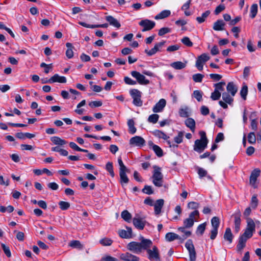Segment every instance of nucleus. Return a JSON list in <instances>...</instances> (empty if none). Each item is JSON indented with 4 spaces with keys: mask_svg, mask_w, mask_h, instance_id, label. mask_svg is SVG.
<instances>
[{
    "mask_svg": "<svg viewBox=\"0 0 261 261\" xmlns=\"http://www.w3.org/2000/svg\"><path fill=\"white\" fill-rule=\"evenodd\" d=\"M140 240V242L133 241L129 243L126 246L127 249L134 253L140 254L143 250L150 248L152 244L150 240L145 239L143 237H141Z\"/></svg>",
    "mask_w": 261,
    "mask_h": 261,
    "instance_id": "f257e3e1",
    "label": "nucleus"
},
{
    "mask_svg": "<svg viewBox=\"0 0 261 261\" xmlns=\"http://www.w3.org/2000/svg\"><path fill=\"white\" fill-rule=\"evenodd\" d=\"M154 169L153 174L152 175L153 184L158 187H161L163 184V175L161 173L160 167L154 165L153 166Z\"/></svg>",
    "mask_w": 261,
    "mask_h": 261,
    "instance_id": "f03ea898",
    "label": "nucleus"
},
{
    "mask_svg": "<svg viewBox=\"0 0 261 261\" xmlns=\"http://www.w3.org/2000/svg\"><path fill=\"white\" fill-rule=\"evenodd\" d=\"M199 216V213L198 210H194L191 212L189 216V218H186L184 221V226L187 228L192 227L194 224V221H196Z\"/></svg>",
    "mask_w": 261,
    "mask_h": 261,
    "instance_id": "7ed1b4c3",
    "label": "nucleus"
},
{
    "mask_svg": "<svg viewBox=\"0 0 261 261\" xmlns=\"http://www.w3.org/2000/svg\"><path fill=\"white\" fill-rule=\"evenodd\" d=\"M129 94L133 99V103L137 107H141L143 105V101L141 99V92L138 89H133L129 91Z\"/></svg>",
    "mask_w": 261,
    "mask_h": 261,
    "instance_id": "20e7f679",
    "label": "nucleus"
},
{
    "mask_svg": "<svg viewBox=\"0 0 261 261\" xmlns=\"http://www.w3.org/2000/svg\"><path fill=\"white\" fill-rule=\"evenodd\" d=\"M185 247L188 250L190 260L195 261L196 258V253L193 241L191 239H189L185 244Z\"/></svg>",
    "mask_w": 261,
    "mask_h": 261,
    "instance_id": "39448f33",
    "label": "nucleus"
},
{
    "mask_svg": "<svg viewBox=\"0 0 261 261\" xmlns=\"http://www.w3.org/2000/svg\"><path fill=\"white\" fill-rule=\"evenodd\" d=\"M139 24L143 28L142 31L146 32L152 30L155 27V23L153 21L146 19L140 21Z\"/></svg>",
    "mask_w": 261,
    "mask_h": 261,
    "instance_id": "423d86ee",
    "label": "nucleus"
},
{
    "mask_svg": "<svg viewBox=\"0 0 261 261\" xmlns=\"http://www.w3.org/2000/svg\"><path fill=\"white\" fill-rule=\"evenodd\" d=\"M149 248L145 249L148 255V259L150 260L155 259L156 261H160V254L158 248L155 246H154L152 247V249Z\"/></svg>",
    "mask_w": 261,
    "mask_h": 261,
    "instance_id": "0eeeda50",
    "label": "nucleus"
},
{
    "mask_svg": "<svg viewBox=\"0 0 261 261\" xmlns=\"http://www.w3.org/2000/svg\"><path fill=\"white\" fill-rule=\"evenodd\" d=\"M132 76L135 78L137 82L140 85H147L150 82L146 79L145 76L136 71H132L130 73Z\"/></svg>",
    "mask_w": 261,
    "mask_h": 261,
    "instance_id": "6e6552de",
    "label": "nucleus"
},
{
    "mask_svg": "<svg viewBox=\"0 0 261 261\" xmlns=\"http://www.w3.org/2000/svg\"><path fill=\"white\" fill-rule=\"evenodd\" d=\"M210 57L206 54H202L199 56L196 62V67L201 71L203 69V64L210 59Z\"/></svg>",
    "mask_w": 261,
    "mask_h": 261,
    "instance_id": "1a4fd4ad",
    "label": "nucleus"
},
{
    "mask_svg": "<svg viewBox=\"0 0 261 261\" xmlns=\"http://www.w3.org/2000/svg\"><path fill=\"white\" fill-rule=\"evenodd\" d=\"M207 142L202 140H196L194 145V150L198 153H201L206 148Z\"/></svg>",
    "mask_w": 261,
    "mask_h": 261,
    "instance_id": "9d476101",
    "label": "nucleus"
},
{
    "mask_svg": "<svg viewBox=\"0 0 261 261\" xmlns=\"http://www.w3.org/2000/svg\"><path fill=\"white\" fill-rule=\"evenodd\" d=\"M145 144V140L140 136H136L129 140V144L132 146H135L141 147Z\"/></svg>",
    "mask_w": 261,
    "mask_h": 261,
    "instance_id": "9b49d317",
    "label": "nucleus"
},
{
    "mask_svg": "<svg viewBox=\"0 0 261 261\" xmlns=\"http://www.w3.org/2000/svg\"><path fill=\"white\" fill-rule=\"evenodd\" d=\"M260 173V170L258 168H256L254 169L250 175V184L254 188H256V186L255 185V182L257 180V177L259 176Z\"/></svg>",
    "mask_w": 261,
    "mask_h": 261,
    "instance_id": "f8f14e48",
    "label": "nucleus"
},
{
    "mask_svg": "<svg viewBox=\"0 0 261 261\" xmlns=\"http://www.w3.org/2000/svg\"><path fill=\"white\" fill-rule=\"evenodd\" d=\"M120 258L124 261H139L140 258L129 252H125L120 255Z\"/></svg>",
    "mask_w": 261,
    "mask_h": 261,
    "instance_id": "ddd939ff",
    "label": "nucleus"
},
{
    "mask_svg": "<svg viewBox=\"0 0 261 261\" xmlns=\"http://www.w3.org/2000/svg\"><path fill=\"white\" fill-rule=\"evenodd\" d=\"M133 222L135 227L140 230L144 229L146 223L145 220L142 218L137 217V216L133 218Z\"/></svg>",
    "mask_w": 261,
    "mask_h": 261,
    "instance_id": "4468645a",
    "label": "nucleus"
},
{
    "mask_svg": "<svg viewBox=\"0 0 261 261\" xmlns=\"http://www.w3.org/2000/svg\"><path fill=\"white\" fill-rule=\"evenodd\" d=\"M165 41L157 43L155 44L153 48L148 50L147 49L145 50V53L147 54L148 56H151L154 55L157 51H159L160 48H161L165 43Z\"/></svg>",
    "mask_w": 261,
    "mask_h": 261,
    "instance_id": "2eb2a0df",
    "label": "nucleus"
},
{
    "mask_svg": "<svg viewBox=\"0 0 261 261\" xmlns=\"http://www.w3.org/2000/svg\"><path fill=\"white\" fill-rule=\"evenodd\" d=\"M166 104V101L164 99H161L158 102L152 109V111L154 113H159L163 110Z\"/></svg>",
    "mask_w": 261,
    "mask_h": 261,
    "instance_id": "dca6fc26",
    "label": "nucleus"
},
{
    "mask_svg": "<svg viewBox=\"0 0 261 261\" xmlns=\"http://www.w3.org/2000/svg\"><path fill=\"white\" fill-rule=\"evenodd\" d=\"M164 200L162 199L157 200L153 204L154 208V213L158 215L161 212V210L164 205Z\"/></svg>",
    "mask_w": 261,
    "mask_h": 261,
    "instance_id": "f3484780",
    "label": "nucleus"
},
{
    "mask_svg": "<svg viewBox=\"0 0 261 261\" xmlns=\"http://www.w3.org/2000/svg\"><path fill=\"white\" fill-rule=\"evenodd\" d=\"M227 93H230L231 96H234L238 91V87L233 82H229L226 87Z\"/></svg>",
    "mask_w": 261,
    "mask_h": 261,
    "instance_id": "a211bd4d",
    "label": "nucleus"
},
{
    "mask_svg": "<svg viewBox=\"0 0 261 261\" xmlns=\"http://www.w3.org/2000/svg\"><path fill=\"white\" fill-rule=\"evenodd\" d=\"M248 239L242 234L239 238L238 244L237 246L238 251H241L246 246V243Z\"/></svg>",
    "mask_w": 261,
    "mask_h": 261,
    "instance_id": "6ab92c4d",
    "label": "nucleus"
},
{
    "mask_svg": "<svg viewBox=\"0 0 261 261\" xmlns=\"http://www.w3.org/2000/svg\"><path fill=\"white\" fill-rule=\"evenodd\" d=\"M129 169L119 171L120 182L123 186L124 184H127L129 181V179L126 175V173L129 172Z\"/></svg>",
    "mask_w": 261,
    "mask_h": 261,
    "instance_id": "aec40b11",
    "label": "nucleus"
},
{
    "mask_svg": "<svg viewBox=\"0 0 261 261\" xmlns=\"http://www.w3.org/2000/svg\"><path fill=\"white\" fill-rule=\"evenodd\" d=\"M225 22L222 19H218L214 23L213 29L215 31H220L224 30Z\"/></svg>",
    "mask_w": 261,
    "mask_h": 261,
    "instance_id": "412c9836",
    "label": "nucleus"
},
{
    "mask_svg": "<svg viewBox=\"0 0 261 261\" xmlns=\"http://www.w3.org/2000/svg\"><path fill=\"white\" fill-rule=\"evenodd\" d=\"M106 19L111 25L117 28H119L121 27V24L119 22L116 18L111 15L106 16Z\"/></svg>",
    "mask_w": 261,
    "mask_h": 261,
    "instance_id": "4be33fe9",
    "label": "nucleus"
},
{
    "mask_svg": "<svg viewBox=\"0 0 261 261\" xmlns=\"http://www.w3.org/2000/svg\"><path fill=\"white\" fill-rule=\"evenodd\" d=\"M224 239L228 242L229 243H231L233 238V236L231 232V229L229 227L226 228L224 234Z\"/></svg>",
    "mask_w": 261,
    "mask_h": 261,
    "instance_id": "5701e85b",
    "label": "nucleus"
},
{
    "mask_svg": "<svg viewBox=\"0 0 261 261\" xmlns=\"http://www.w3.org/2000/svg\"><path fill=\"white\" fill-rule=\"evenodd\" d=\"M51 83L59 82L60 83H65L67 81L65 76H61L58 74H55L50 77Z\"/></svg>",
    "mask_w": 261,
    "mask_h": 261,
    "instance_id": "b1692460",
    "label": "nucleus"
},
{
    "mask_svg": "<svg viewBox=\"0 0 261 261\" xmlns=\"http://www.w3.org/2000/svg\"><path fill=\"white\" fill-rule=\"evenodd\" d=\"M185 125L189 127L192 132H194L195 129V121L192 118H188L185 121Z\"/></svg>",
    "mask_w": 261,
    "mask_h": 261,
    "instance_id": "393cba45",
    "label": "nucleus"
},
{
    "mask_svg": "<svg viewBox=\"0 0 261 261\" xmlns=\"http://www.w3.org/2000/svg\"><path fill=\"white\" fill-rule=\"evenodd\" d=\"M51 141L55 145L63 146L67 144V142L59 137L54 136L50 138Z\"/></svg>",
    "mask_w": 261,
    "mask_h": 261,
    "instance_id": "a878e982",
    "label": "nucleus"
},
{
    "mask_svg": "<svg viewBox=\"0 0 261 261\" xmlns=\"http://www.w3.org/2000/svg\"><path fill=\"white\" fill-rule=\"evenodd\" d=\"M178 234L174 232H168L165 236V239L168 242H172L176 239H181Z\"/></svg>",
    "mask_w": 261,
    "mask_h": 261,
    "instance_id": "bb28decb",
    "label": "nucleus"
},
{
    "mask_svg": "<svg viewBox=\"0 0 261 261\" xmlns=\"http://www.w3.org/2000/svg\"><path fill=\"white\" fill-rule=\"evenodd\" d=\"M171 14V12L170 10H165L161 12L159 14L156 15L154 18L156 20L158 19H162L168 17Z\"/></svg>",
    "mask_w": 261,
    "mask_h": 261,
    "instance_id": "cd10ccee",
    "label": "nucleus"
},
{
    "mask_svg": "<svg viewBox=\"0 0 261 261\" xmlns=\"http://www.w3.org/2000/svg\"><path fill=\"white\" fill-rule=\"evenodd\" d=\"M247 227L246 229L252 232L255 231V223L251 218H247Z\"/></svg>",
    "mask_w": 261,
    "mask_h": 261,
    "instance_id": "c85d7f7f",
    "label": "nucleus"
},
{
    "mask_svg": "<svg viewBox=\"0 0 261 261\" xmlns=\"http://www.w3.org/2000/svg\"><path fill=\"white\" fill-rule=\"evenodd\" d=\"M234 217V225H241V213L240 210H238L234 214H233L232 216Z\"/></svg>",
    "mask_w": 261,
    "mask_h": 261,
    "instance_id": "c756f323",
    "label": "nucleus"
},
{
    "mask_svg": "<svg viewBox=\"0 0 261 261\" xmlns=\"http://www.w3.org/2000/svg\"><path fill=\"white\" fill-rule=\"evenodd\" d=\"M66 46L68 48L66 51V56L68 59H71L73 56V51L72 50L73 46L71 43L69 42L66 43Z\"/></svg>",
    "mask_w": 261,
    "mask_h": 261,
    "instance_id": "7c9ffc66",
    "label": "nucleus"
},
{
    "mask_svg": "<svg viewBox=\"0 0 261 261\" xmlns=\"http://www.w3.org/2000/svg\"><path fill=\"white\" fill-rule=\"evenodd\" d=\"M211 13L210 10H207L202 14L201 16L197 17L196 19L199 23H202L204 22L206 18L209 16Z\"/></svg>",
    "mask_w": 261,
    "mask_h": 261,
    "instance_id": "2f4dec72",
    "label": "nucleus"
},
{
    "mask_svg": "<svg viewBox=\"0 0 261 261\" xmlns=\"http://www.w3.org/2000/svg\"><path fill=\"white\" fill-rule=\"evenodd\" d=\"M127 125L129 128V132L131 134H134L137 130L136 128L135 127V122L133 119H129L127 121Z\"/></svg>",
    "mask_w": 261,
    "mask_h": 261,
    "instance_id": "473e14b6",
    "label": "nucleus"
},
{
    "mask_svg": "<svg viewBox=\"0 0 261 261\" xmlns=\"http://www.w3.org/2000/svg\"><path fill=\"white\" fill-rule=\"evenodd\" d=\"M228 93L224 92L222 93V99L226 102L228 103L229 105H231V103L233 101V98Z\"/></svg>",
    "mask_w": 261,
    "mask_h": 261,
    "instance_id": "72a5a7b5",
    "label": "nucleus"
},
{
    "mask_svg": "<svg viewBox=\"0 0 261 261\" xmlns=\"http://www.w3.org/2000/svg\"><path fill=\"white\" fill-rule=\"evenodd\" d=\"M186 65L185 63H182L180 61L174 62L171 64V66L175 69H182L186 67Z\"/></svg>",
    "mask_w": 261,
    "mask_h": 261,
    "instance_id": "f704fd0d",
    "label": "nucleus"
},
{
    "mask_svg": "<svg viewBox=\"0 0 261 261\" xmlns=\"http://www.w3.org/2000/svg\"><path fill=\"white\" fill-rule=\"evenodd\" d=\"M122 218L127 222H129L132 219V215L127 210H124L121 214Z\"/></svg>",
    "mask_w": 261,
    "mask_h": 261,
    "instance_id": "c9c22d12",
    "label": "nucleus"
},
{
    "mask_svg": "<svg viewBox=\"0 0 261 261\" xmlns=\"http://www.w3.org/2000/svg\"><path fill=\"white\" fill-rule=\"evenodd\" d=\"M191 4V0H189L181 7V10L185 11V14L186 16H190L191 15V13L190 11H187V10L190 8Z\"/></svg>",
    "mask_w": 261,
    "mask_h": 261,
    "instance_id": "e433bc0d",
    "label": "nucleus"
},
{
    "mask_svg": "<svg viewBox=\"0 0 261 261\" xmlns=\"http://www.w3.org/2000/svg\"><path fill=\"white\" fill-rule=\"evenodd\" d=\"M206 222L200 224L199 225H198V226L197 228L196 231V234L197 235L200 234V236H202L204 232V231L206 228Z\"/></svg>",
    "mask_w": 261,
    "mask_h": 261,
    "instance_id": "4c0bfd02",
    "label": "nucleus"
},
{
    "mask_svg": "<svg viewBox=\"0 0 261 261\" xmlns=\"http://www.w3.org/2000/svg\"><path fill=\"white\" fill-rule=\"evenodd\" d=\"M153 134L156 137L159 138L163 139L164 140H167V139L169 138V137L167 136L165 133L160 130H155L153 132Z\"/></svg>",
    "mask_w": 261,
    "mask_h": 261,
    "instance_id": "58836bf2",
    "label": "nucleus"
},
{
    "mask_svg": "<svg viewBox=\"0 0 261 261\" xmlns=\"http://www.w3.org/2000/svg\"><path fill=\"white\" fill-rule=\"evenodd\" d=\"M69 246L72 248H77L79 249H82L83 248V245L77 240L70 241Z\"/></svg>",
    "mask_w": 261,
    "mask_h": 261,
    "instance_id": "ea45409f",
    "label": "nucleus"
},
{
    "mask_svg": "<svg viewBox=\"0 0 261 261\" xmlns=\"http://www.w3.org/2000/svg\"><path fill=\"white\" fill-rule=\"evenodd\" d=\"M189 108L188 107L181 108L179 110V116L181 117L187 118L189 116Z\"/></svg>",
    "mask_w": 261,
    "mask_h": 261,
    "instance_id": "a19ab883",
    "label": "nucleus"
},
{
    "mask_svg": "<svg viewBox=\"0 0 261 261\" xmlns=\"http://www.w3.org/2000/svg\"><path fill=\"white\" fill-rule=\"evenodd\" d=\"M258 10V6L256 4H253L250 8V17L251 18H254L257 13Z\"/></svg>",
    "mask_w": 261,
    "mask_h": 261,
    "instance_id": "79ce46f5",
    "label": "nucleus"
},
{
    "mask_svg": "<svg viewBox=\"0 0 261 261\" xmlns=\"http://www.w3.org/2000/svg\"><path fill=\"white\" fill-rule=\"evenodd\" d=\"M185 228H187L184 226L183 227L178 228V230L179 231L184 233V235L182 236V241L191 235V232L190 231L186 230Z\"/></svg>",
    "mask_w": 261,
    "mask_h": 261,
    "instance_id": "37998d69",
    "label": "nucleus"
},
{
    "mask_svg": "<svg viewBox=\"0 0 261 261\" xmlns=\"http://www.w3.org/2000/svg\"><path fill=\"white\" fill-rule=\"evenodd\" d=\"M220 219L218 217H214L211 219L212 228L218 229L220 225Z\"/></svg>",
    "mask_w": 261,
    "mask_h": 261,
    "instance_id": "c03bdc74",
    "label": "nucleus"
},
{
    "mask_svg": "<svg viewBox=\"0 0 261 261\" xmlns=\"http://www.w3.org/2000/svg\"><path fill=\"white\" fill-rule=\"evenodd\" d=\"M247 94H248V87L246 85H244L242 87V89L240 91L241 96L244 100H246V98H247Z\"/></svg>",
    "mask_w": 261,
    "mask_h": 261,
    "instance_id": "a18cd8bd",
    "label": "nucleus"
},
{
    "mask_svg": "<svg viewBox=\"0 0 261 261\" xmlns=\"http://www.w3.org/2000/svg\"><path fill=\"white\" fill-rule=\"evenodd\" d=\"M99 243L102 246H108L112 245L113 241L108 238H104L99 241Z\"/></svg>",
    "mask_w": 261,
    "mask_h": 261,
    "instance_id": "49530a36",
    "label": "nucleus"
},
{
    "mask_svg": "<svg viewBox=\"0 0 261 261\" xmlns=\"http://www.w3.org/2000/svg\"><path fill=\"white\" fill-rule=\"evenodd\" d=\"M106 169L109 172L112 177L114 176L115 173L113 171V163L112 162H108L107 163L106 165Z\"/></svg>",
    "mask_w": 261,
    "mask_h": 261,
    "instance_id": "de8ad7c7",
    "label": "nucleus"
},
{
    "mask_svg": "<svg viewBox=\"0 0 261 261\" xmlns=\"http://www.w3.org/2000/svg\"><path fill=\"white\" fill-rule=\"evenodd\" d=\"M203 92L200 90H195L193 92L194 97L198 101H201L202 100Z\"/></svg>",
    "mask_w": 261,
    "mask_h": 261,
    "instance_id": "09e8293b",
    "label": "nucleus"
},
{
    "mask_svg": "<svg viewBox=\"0 0 261 261\" xmlns=\"http://www.w3.org/2000/svg\"><path fill=\"white\" fill-rule=\"evenodd\" d=\"M221 95V93L217 89H215L214 91L211 94V98L213 100H217L219 99Z\"/></svg>",
    "mask_w": 261,
    "mask_h": 261,
    "instance_id": "8fccbe9b",
    "label": "nucleus"
},
{
    "mask_svg": "<svg viewBox=\"0 0 261 261\" xmlns=\"http://www.w3.org/2000/svg\"><path fill=\"white\" fill-rule=\"evenodd\" d=\"M159 118V115L158 114H154L150 115L148 118V122L152 123H156Z\"/></svg>",
    "mask_w": 261,
    "mask_h": 261,
    "instance_id": "3c124183",
    "label": "nucleus"
},
{
    "mask_svg": "<svg viewBox=\"0 0 261 261\" xmlns=\"http://www.w3.org/2000/svg\"><path fill=\"white\" fill-rule=\"evenodd\" d=\"M59 205L62 210L65 211L68 210L69 208L70 204L68 202L61 201L59 202Z\"/></svg>",
    "mask_w": 261,
    "mask_h": 261,
    "instance_id": "603ef678",
    "label": "nucleus"
},
{
    "mask_svg": "<svg viewBox=\"0 0 261 261\" xmlns=\"http://www.w3.org/2000/svg\"><path fill=\"white\" fill-rule=\"evenodd\" d=\"M203 77L204 75L200 73H197L193 75L192 79L195 82L201 83Z\"/></svg>",
    "mask_w": 261,
    "mask_h": 261,
    "instance_id": "864d4df0",
    "label": "nucleus"
},
{
    "mask_svg": "<svg viewBox=\"0 0 261 261\" xmlns=\"http://www.w3.org/2000/svg\"><path fill=\"white\" fill-rule=\"evenodd\" d=\"M152 149L158 156L161 157L163 155V150L159 146H153Z\"/></svg>",
    "mask_w": 261,
    "mask_h": 261,
    "instance_id": "5fc2aeb1",
    "label": "nucleus"
},
{
    "mask_svg": "<svg viewBox=\"0 0 261 261\" xmlns=\"http://www.w3.org/2000/svg\"><path fill=\"white\" fill-rule=\"evenodd\" d=\"M181 42L186 46L188 47H191L193 46V43L190 40V38L188 37H184L181 40Z\"/></svg>",
    "mask_w": 261,
    "mask_h": 261,
    "instance_id": "6e6d98bb",
    "label": "nucleus"
},
{
    "mask_svg": "<svg viewBox=\"0 0 261 261\" xmlns=\"http://www.w3.org/2000/svg\"><path fill=\"white\" fill-rule=\"evenodd\" d=\"M248 140L249 143L254 144L256 142V137L254 132L250 133L248 135Z\"/></svg>",
    "mask_w": 261,
    "mask_h": 261,
    "instance_id": "4d7b16f0",
    "label": "nucleus"
},
{
    "mask_svg": "<svg viewBox=\"0 0 261 261\" xmlns=\"http://www.w3.org/2000/svg\"><path fill=\"white\" fill-rule=\"evenodd\" d=\"M142 192L146 194L150 195L153 194V191L150 186L145 185L142 190Z\"/></svg>",
    "mask_w": 261,
    "mask_h": 261,
    "instance_id": "13d9d810",
    "label": "nucleus"
},
{
    "mask_svg": "<svg viewBox=\"0 0 261 261\" xmlns=\"http://www.w3.org/2000/svg\"><path fill=\"white\" fill-rule=\"evenodd\" d=\"M197 173L200 178L205 177L207 174V171L201 167H198Z\"/></svg>",
    "mask_w": 261,
    "mask_h": 261,
    "instance_id": "bf43d9fd",
    "label": "nucleus"
},
{
    "mask_svg": "<svg viewBox=\"0 0 261 261\" xmlns=\"http://www.w3.org/2000/svg\"><path fill=\"white\" fill-rule=\"evenodd\" d=\"M171 29H170L169 28H166V27L162 28L159 30V32H158V35L160 36H162L167 33L171 32Z\"/></svg>",
    "mask_w": 261,
    "mask_h": 261,
    "instance_id": "052dcab7",
    "label": "nucleus"
},
{
    "mask_svg": "<svg viewBox=\"0 0 261 261\" xmlns=\"http://www.w3.org/2000/svg\"><path fill=\"white\" fill-rule=\"evenodd\" d=\"M118 234L120 237L123 239H130V237L127 234L126 230L124 229L119 230Z\"/></svg>",
    "mask_w": 261,
    "mask_h": 261,
    "instance_id": "680f3d73",
    "label": "nucleus"
},
{
    "mask_svg": "<svg viewBox=\"0 0 261 261\" xmlns=\"http://www.w3.org/2000/svg\"><path fill=\"white\" fill-rule=\"evenodd\" d=\"M184 133L182 132H179L178 135L174 137V140L177 144H179L182 142Z\"/></svg>",
    "mask_w": 261,
    "mask_h": 261,
    "instance_id": "e2e57ef3",
    "label": "nucleus"
},
{
    "mask_svg": "<svg viewBox=\"0 0 261 261\" xmlns=\"http://www.w3.org/2000/svg\"><path fill=\"white\" fill-rule=\"evenodd\" d=\"M1 245H2V247L3 248V250L4 252H5V254L6 255V256L8 257H11V251H10L9 247L8 246H6L4 244H2Z\"/></svg>",
    "mask_w": 261,
    "mask_h": 261,
    "instance_id": "0e129e2a",
    "label": "nucleus"
},
{
    "mask_svg": "<svg viewBox=\"0 0 261 261\" xmlns=\"http://www.w3.org/2000/svg\"><path fill=\"white\" fill-rule=\"evenodd\" d=\"M258 204V199L257 196L254 195L251 198V205L253 208L255 209L257 207Z\"/></svg>",
    "mask_w": 261,
    "mask_h": 261,
    "instance_id": "69168bd1",
    "label": "nucleus"
},
{
    "mask_svg": "<svg viewBox=\"0 0 261 261\" xmlns=\"http://www.w3.org/2000/svg\"><path fill=\"white\" fill-rule=\"evenodd\" d=\"M102 105V102L101 101H93L89 103V106L91 108H95L99 107L101 106Z\"/></svg>",
    "mask_w": 261,
    "mask_h": 261,
    "instance_id": "338daca9",
    "label": "nucleus"
},
{
    "mask_svg": "<svg viewBox=\"0 0 261 261\" xmlns=\"http://www.w3.org/2000/svg\"><path fill=\"white\" fill-rule=\"evenodd\" d=\"M199 206V204L197 202L192 201L188 204V207L190 208L196 210Z\"/></svg>",
    "mask_w": 261,
    "mask_h": 261,
    "instance_id": "774afa93",
    "label": "nucleus"
}]
</instances>
